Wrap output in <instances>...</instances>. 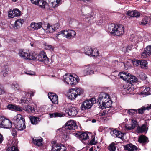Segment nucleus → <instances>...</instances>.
<instances>
[{
	"label": "nucleus",
	"mask_w": 151,
	"mask_h": 151,
	"mask_svg": "<svg viewBox=\"0 0 151 151\" xmlns=\"http://www.w3.org/2000/svg\"><path fill=\"white\" fill-rule=\"evenodd\" d=\"M96 102V99L94 98L84 101L81 104V110H84L91 108L93 104Z\"/></svg>",
	"instance_id": "423d86ee"
},
{
	"label": "nucleus",
	"mask_w": 151,
	"mask_h": 151,
	"mask_svg": "<svg viewBox=\"0 0 151 151\" xmlns=\"http://www.w3.org/2000/svg\"><path fill=\"white\" fill-rule=\"evenodd\" d=\"M148 18L147 17L144 18L142 20L140 24L143 25H145L147 24Z\"/></svg>",
	"instance_id": "49530a36"
},
{
	"label": "nucleus",
	"mask_w": 151,
	"mask_h": 151,
	"mask_svg": "<svg viewBox=\"0 0 151 151\" xmlns=\"http://www.w3.org/2000/svg\"><path fill=\"white\" fill-rule=\"evenodd\" d=\"M85 53L88 55L97 56L98 55V51L96 49H93L91 47L86 46L84 47Z\"/></svg>",
	"instance_id": "1a4fd4ad"
},
{
	"label": "nucleus",
	"mask_w": 151,
	"mask_h": 151,
	"mask_svg": "<svg viewBox=\"0 0 151 151\" xmlns=\"http://www.w3.org/2000/svg\"><path fill=\"white\" fill-rule=\"evenodd\" d=\"M94 73V71L92 69L91 66L90 65H86L84 66L83 70L81 72V76H84L86 75H90Z\"/></svg>",
	"instance_id": "9b49d317"
},
{
	"label": "nucleus",
	"mask_w": 151,
	"mask_h": 151,
	"mask_svg": "<svg viewBox=\"0 0 151 151\" xmlns=\"http://www.w3.org/2000/svg\"><path fill=\"white\" fill-rule=\"evenodd\" d=\"M27 55V59L26 60H35L37 57V55L35 53H30L28 52Z\"/></svg>",
	"instance_id": "f704fd0d"
},
{
	"label": "nucleus",
	"mask_w": 151,
	"mask_h": 151,
	"mask_svg": "<svg viewBox=\"0 0 151 151\" xmlns=\"http://www.w3.org/2000/svg\"><path fill=\"white\" fill-rule=\"evenodd\" d=\"M69 93L70 94L69 95L68 98L71 100L75 99L78 96L74 88L70 89Z\"/></svg>",
	"instance_id": "b1692460"
},
{
	"label": "nucleus",
	"mask_w": 151,
	"mask_h": 151,
	"mask_svg": "<svg viewBox=\"0 0 151 151\" xmlns=\"http://www.w3.org/2000/svg\"><path fill=\"white\" fill-rule=\"evenodd\" d=\"M16 132L14 129L12 130V134L13 136H15V135L16 134Z\"/></svg>",
	"instance_id": "69168bd1"
},
{
	"label": "nucleus",
	"mask_w": 151,
	"mask_h": 151,
	"mask_svg": "<svg viewBox=\"0 0 151 151\" xmlns=\"http://www.w3.org/2000/svg\"><path fill=\"white\" fill-rule=\"evenodd\" d=\"M21 12L18 9H15L13 10L10 11L8 12V17L10 18H13L14 17H16L20 16Z\"/></svg>",
	"instance_id": "ddd939ff"
},
{
	"label": "nucleus",
	"mask_w": 151,
	"mask_h": 151,
	"mask_svg": "<svg viewBox=\"0 0 151 151\" xmlns=\"http://www.w3.org/2000/svg\"><path fill=\"white\" fill-rule=\"evenodd\" d=\"M137 124V121L134 120H132L130 124H127L125 126L126 131L132 130L134 129Z\"/></svg>",
	"instance_id": "f3484780"
},
{
	"label": "nucleus",
	"mask_w": 151,
	"mask_h": 151,
	"mask_svg": "<svg viewBox=\"0 0 151 151\" xmlns=\"http://www.w3.org/2000/svg\"><path fill=\"white\" fill-rule=\"evenodd\" d=\"M124 149L128 151H136L137 149V147L132 144H129L124 146Z\"/></svg>",
	"instance_id": "412c9836"
},
{
	"label": "nucleus",
	"mask_w": 151,
	"mask_h": 151,
	"mask_svg": "<svg viewBox=\"0 0 151 151\" xmlns=\"http://www.w3.org/2000/svg\"><path fill=\"white\" fill-rule=\"evenodd\" d=\"M80 139L82 140H86L89 139V136L88 134L86 133H83L80 136Z\"/></svg>",
	"instance_id": "e433bc0d"
},
{
	"label": "nucleus",
	"mask_w": 151,
	"mask_h": 151,
	"mask_svg": "<svg viewBox=\"0 0 151 151\" xmlns=\"http://www.w3.org/2000/svg\"><path fill=\"white\" fill-rule=\"evenodd\" d=\"M24 109L28 113L33 112L34 111V108L29 105L25 107Z\"/></svg>",
	"instance_id": "4c0bfd02"
},
{
	"label": "nucleus",
	"mask_w": 151,
	"mask_h": 151,
	"mask_svg": "<svg viewBox=\"0 0 151 151\" xmlns=\"http://www.w3.org/2000/svg\"><path fill=\"white\" fill-rule=\"evenodd\" d=\"M42 22L35 23L33 22L31 23L30 26L28 27V28L31 30H37L42 27Z\"/></svg>",
	"instance_id": "4468645a"
},
{
	"label": "nucleus",
	"mask_w": 151,
	"mask_h": 151,
	"mask_svg": "<svg viewBox=\"0 0 151 151\" xmlns=\"http://www.w3.org/2000/svg\"><path fill=\"white\" fill-rule=\"evenodd\" d=\"M89 151H93V148L91 147L89 149Z\"/></svg>",
	"instance_id": "338daca9"
},
{
	"label": "nucleus",
	"mask_w": 151,
	"mask_h": 151,
	"mask_svg": "<svg viewBox=\"0 0 151 151\" xmlns=\"http://www.w3.org/2000/svg\"><path fill=\"white\" fill-rule=\"evenodd\" d=\"M37 57L39 61L43 62L45 64H48L49 59L44 51H41L38 55Z\"/></svg>",
	"instance_id": "9d476101"
},
{
	"label": "nucleus",
	"mask_w": 151,
	"mask_h": 151,
	"mask_svg": "<svg viewBox=\"0 0 151 151\" xmlns=\"http://www.w3.org/2000/svg\"><path fill=\"white\" fill-rule=\"evenodd\" d=\"M147 65V61L143 60H140L139 65L142 68L146 69Z\"/></svg>",
	"instance_id": "473e14b6"
},
{
	"label": "nucleus",
	"mask_w": 151,
	"mask_h": 151,
	"mask_svg": "<svg viewBox=\"0 0 151 151\" xmlns=\"http://www.w3.org/2000/svg\"><path fill=\"white\" fill-rule=\"evenodd\" d=\"M123 87L124 89L125 90V91H126L129 90V87H128L127 85H124Z\"/></svg>",
	"instance_id": "052dcab7"
},
{
	"label": "nucleus",
	"mask_w": 151,
	"mask_h": 151,
	"mask_svg": "<svg viewBox=\"0 0 151 151\" xmlns=\"http://www.w3.org/2000/svg\"><path fill=\"white\" fill-rule=\"evenodd\" d=\"M116 144L114 142H112L109 144L107 147L108 150L109 151H116Z\"/></svg>",
	"instance_id": "72a5a7b5"
},
{
	"label": "nucleus",
	"mask_w": 151,
	"mask_h": 151,
	"mask_svg": "<svg viewBox=\"0 0 151 151\" xmlns=\"http://www.w3.org/2000/svg\"><path fill=\"white\" fill-rule=\"evenodd\" d=\"M127 78V81L131 83L136 81L137 80V78L136 76L130 74H128Z\"/></svg>",
	"instance_id": "cd10ccee"
},
{
	"label": "nucleus",
	"mask_w": 151,
	"mask_h": 151,
	"mask_svg": "<svg viewBox=\"0 0 151 151\" xmlns=\"http://www.w3.org/2000/svg\"><path fill=\"white\" fill-rule=\"evenodd\" d=\"M6 151H19L17 147L14 145L8 148Z\"/></svg>",
	"instance_id": "c03bdc74"
},
{
	"label": "nucleus",
	"mask_w": 151,
	"mask_h": 151,
	"mask_svg": "<svg viewBox=\"0 0 151 151\" xmlns=\"http://www.w3.org/2000/svg\"><path fill=\"white\" fill-rule=\"evenodd\" d=\"M132 45H129L128 46L127 48V51H128V50H132Z\"/></svg>",
	"instance_id": "680f3d73"
},
{
	"label": "nucleus",
	"mask_w": 151,
	"mask_h": 151,
	"mask_svg": "<svg viewBox=\"0 0 151 151\" xmlns=\"http://www.w3.org/2000/svg\"><path fill=\"white\" fill-rule=\"evenodd\" d=\"M110 134L112 136L115 137L122 138L123 136V134L120 131H118L116 130L112 131L110 132Z\"/></svg>",
	"instance_id": "aec40b11"
},
{
	"label": "nucleus",
	"mask_w": 151,
	"mask_h": 151,
	"mask_svg": "<svg viewBox=\"0 0 151 151\" xmlns=\"http://www.w3.org/2000/svg\"><path fill=\"white\" fill-rule=\"evenodd\" d=\"M12 126V123L10 120L3 116H0V127L10 129Z\"/></svg>",
	"instance_id": "0eeeda50"
},
{
	"label": "nucleus",
	"mask_w": 151,
	"mask_h": 151,
	"mask_svg": "<svg viewBox=\"0 0 151 151\" xmlns=\"http://www.w3.org/2000/svg\"><path fill=\"white\" fill-rule=\"evenodd\" d=\"M8 67L7 65H4L2 67L1 73L4 77L6 76L8 73Z\"/></svg>",
	"instance_id": "7c9ffc66"
},
{
	"label": "nucleus",
	"mask_w": 151,
	"mask_h": 151,
	"mask_svg": "<svg viewBox=\"0 0 151 151\" xmlns=\"http://www.w3.org/2000/svg\"><path fill=\"white\" fill-rule=\"evenodd\" d=\"M49 115L50 118L57 117H63L65 116V114L62 112H56L54 113H50Z\"/></svg>",
	"instance_id": "c756f323"
},
{
	"label": "nucleus",
	"mask_w": 151,
	"mask_h": 151,
	"mask_svg": "<svg viewBox=\"0 0 151 151\" xmlns=\"http://www.w3.org/2000/svg\"><path fill=\"white\" fill-rule=\"evenodd\" d=\"M139 77L140 79L142 80H145L146 79L147 77L145 73H141L139 75Z\"/></svg>",
	"instance_id": "3c124183"
},
{
	"label": "nucleus",
	"mask_w": 151,
	"mask_h": 151,
	"mask_svg": "<svg viewBox=\"0 0 151 151\" xmlns=\"http://www.w3.org/2000/svg\"><path fill=\"white\" fill-rule=\"evenodd\" d=\"M127 73L121 72L119 73V76L121 79L123 80H127Z\"/></svg>",
	"instance_id": "ea45409f"
},
{
	"label": "nucleus",
	"mask_w": 151,
	"mask_h": 151,
	"mask_svg": "<svg viewBox=\"0 0 151 151\" xmlns=\"http://www.w3.org/2000/svg\"><path fill=\"white\" fill-rule=\"evenodd\" d=\"M25 73L27 74L30 76L35 75V72L31 71H26L25 72Z\"/></svg>",
	"instance_id": "6e6d98bb"
},
{
	"label": "nucleus",
	"mask_w": 151,
	"mask_h": 151,
	"mask_svg": "<svg viewBox=\"0 0 151 151\" xmlns=\"http://www.w3.org/2000/svg\"><path fill=\"white\" fill-rule=\"evenodd\" d=\"M62 34L67 38L70 39L74 37L76 35V33L73 30H63L58 32L57 34L58 35Z\"/></svg>",
	"instance_id": "6e6552de"
},
{
	"label": "nucleus",
	"mask_w": 151,
	"mask_h": 151,
	"mask_svg": "<svg viewBox=\"0 0 151 151\" xmlns=\"http://www.w3.org/2000/svg\"><path fill=\"white\" fill-rule=\"evenodd\" d=\"M147 138L144 135L140 136L138 138V141L140 143H145L147 142Z\"/></svg>",
	"instance_id": "c9c22d12"
},
{
	"label": "nucleus",
	"mask_w": 151,
	"mask_h": 151,
	"mask_svg": "<svg viewBox=\"0 0 151 151\" xmlns=\"http://www.w3.org/2000/svg\"><path fill=\"white\" fill-rule=\"evenodd\" d=\"M20 93L23 96H24V95L25 96L26 95V96H27V95L29 96V95H30V96L31 97L34 96V92L31 91L28 92L27 93L26 92L24 91H22Z\"/></svg>",
	"instance_id": "79ce46f5"
},
{
	"label": "nucleus",
	"mask_w": 151,
	"mask_h": 151,
	"mask_svg": "<svg viewBox=\"0 0 151 151\" xmlns=\"http://www.w3.org/2000/svg\"><path fill=\"white\" fill-rule=\"evenodd\" d=\"M108 30L111 34L119 36L123 35L124 33V27L122 25L111 24L109 26Z\"/></svg>",
	"instance_id": "7ed1b4c3"
},
{
	"label": "nucleus",
	"mask_w": 151,
	"mask_h": 151,
	"mask_svg": "<svg viewBox=\"0 0 151 151\" xmlns=\"http://www.w3.org/2000/svg\"><path fill=\"white\" fill-rule=\"evenodd\" d=\"M134 17L136 18L139 17L140 16V13L137 10H134Z\"/></svg>",
	"instance_id": "4d7b16f0"
},
{
	"label": "nucleus",
	"mask_w": 151,
	"mask_h": 151,
	"mask_svg": "<svg viewBox=\"0 0 151 151\" xmlns=\"http://www.w3.org/2000/svg\"><path fill=\"white\" fill-rule=\"evenodd\" d=\"M151 55V45L147 46L143 52L141 54V57L145 58Z\"/></svg>",
	"instance_id": "2eb2a0df"
},
{
	"label": "nucleus",
	"mask_w": 151,
	"mask_h": 151,
	"mask_svg": "<svg viewBox=\"0 0 151 151\" xmlns=\"http://www.w3.org/2000/svg\"><path fill=\"white\" fill-rule=\"evenodd\" d=\"M25 120L22 115L18 114L14 123L16 128L19 130H22L26 128Z\"/></svg>",
	"instance_id": "39448f33"
},
{
	"label": "nucleus",
	"mask_w": 151,
	"mask_h": 151,
	"mask_svg": "<svg viewBox=\"0 0 151 151\" xmlns=\"http://www.w3.org/2000/svg\"><path fill=\"white\" fill-rule=\"evenodd\" d=\"M45 48L47 50H53V48L52 46L51 45H46L45 46Z\"/></svg>",
	"instance_id": "13d9d810"
},
{
	"label": "nucleus",
	"mask_w": 151,
	"mask_h": 151,
	"mask_svg": "<svg viewBox=\"0 0 151 151\" xmlns=\"http://www.w3.org/2000/svg\"><path fill=\"white\" fill-rule=\"evenodd\" d=\"M65 112L68 115L73 116L76 115L78 111L76 108H72L66 109L65 110Z\"/></svg>",
	"instance_id": "a211bd4d"
},
{
	"label": "nucleus",
	"mask_w": 151,
	"mask_h": 151,
	"mask_svg": "<svg viewBox=\"0 0 151 151\" xmlns=\"http://www.w3.org/2000/svg\"><path fill=\"white\" fill-rule=\"evenodd\" d=\"M5 92V91L4 90L1 89L0 87V95H2Z\"/></svg>",
	"instance_id": "e2e57ef3"
},
{
	"label": "nucleus",
	"mask_w": 151,
	"mask_h": 151,
	"mask_svg": "<svg viewBox=\"0 0 151 151\" xmlns=\"http://www.w3.org/2000/svg\"><path fill=\"white\" fill-rule=\"evenodd\" d=\"M12 87L15 90H17L19 89V87L18 84L17 82H14L12 83Z\"/></svg>",
	"instance_id": "a18cd8bd"
},
{
	"label": "nucleus",
	"mask_w": 151,
	"mask_h": 151,
	"mask_svg": "<svg viewBox=\"0 0 151 151\" xmlns=\"http://www.w3.org/2000/svg\"><path fill=\"white\" fill-rule=\"evenodd\" d=\"M150 88L149 87H147L142 92V93L145 95H148L150 94L149 91H150Z\"/></svg>",
	"instance_id": "de8ad7c7"
},
{
	"label": "nucleus",
	"mask_w": 151,
	"mask_h": 151,
	"mask_svg": "<svg viewBox=\"0 0 151 151\" xmlns=\"http://www.w3.org/2000/svg\"><path fill=\"white\" fill-rule=\"evenodd\" d=\"M31 98H29L28 100H27L26 97H22L19 101V103L22 104H28L29 101H30Z\"/></svg>",
	"instance_id": "a19ab883"
},
{
	"label": "nucleus",
	"mask_w": 151,
	"mask_h": 151,
	"mask_svg": "<svg viewBox=\"0 0 151 151\" xmlns=\"http://www.w3.org/2000/svg\"><path fill=\"white\" fill-rule=\"evenodd\" d=\"M151 109V104L147 107L142 106L141 108L138 109V113L139 114H142L143 113L145 110H149Z\"/></svg>",
	"instance_id": "2f4dec72"
},
{
	"label": "nucleus",
	"mask_w": 151,
	"mask_h": 151,
	"mask_svg": "<svg viewBox=\"0 0 151 151\" xmlns=\"http://www.w3.org/2000/svg\"><path fill=\"white\" fill-rule=\"evenodd\" d=\"M24 22V20L22 19H17L15 22L14 28L16 29L20 28L22 27Z\"/></svg>",
	"instance_id": "5701e85b"
},
{
	"label": "nucleus",
	"mask_w": 151,
	"mask_h": 151,
	"mask_svg": "<svg viewBox=\"0 0 151 151\" xmlns=\"http://www.w3.org/2000/svg\"><path fill=\"white\" fill-rule=\"evenodd\" d=\"M77 128L76 123L74 121L70 120L66 123L65 126V128L69 130H75Z\"/></svg>",
	"instance_id": "f8f14e48"
},
{
	"label": "nucleus",
	"mask_w": 151,
	"mask_h": 151,
	"mask_svg": "<svg viewBox=\"0 0 151 151\" xmlns=\"http://www.w3.org/2000/svg\"><path fill=\"white\" fill-rule=\"evenodd\" d=\"M74 89L77 96L82 94L84 92L83 89L81 88H75Z\"/></svg>",
	"instance_id": "37998d69"
},
{
	"label": "nucleus",
	"mask_w": 151,
	"mask_h": 151,
	"mask_svg": "<svg viewBox=\"0 0 151 151\" xmlns=\"http://www.w3.org/2000/svg\"><path fill=\"white\" fill-rule=\"evenodd\" d=\"M33 142L35 145L40 146L42 144V139H38L37 138H34L32 139Z\"/></svg>",
	"instance_id": "c85d7f7f"
},
{
	"label": "nucleus",
	"mask_w": 151,
	"mask_h": 151,
	"mask_svg": "<svg viewBox=\"0 0 151 151\" xmlns=\"http://www.w3.org/2000/svg\"><path fill=\"white\" fill-rule=\"evenodd\" d=\"M31 123L33 125H36L40 121V119L38 117L32 116L29 117Z\"/></svg>",
	"instance_id": "bb28decb"
},
{
	"label": "nucleus",
	"mask_w": 151,
	"mask_h": 151,
	"mask_svg": "<svg viewBox=\"0 0 151 151\" xmlns=\"http://www.w3.org/2000/svg\"><path fill=\"white\" fill-rule=\"evenodd\" d=\"M59 151H66V147L63 145H59Z\"/></svg>",
	"instance_id": "8fccbe9b"
},
{
	"label": "nucleus",
	"mask_w": 151,
	"mask_h": 151,
	"mask_svg": "<svg viewBox=\"0 0 151 151\" xmlns=\"http://www.w3.org/2000/svg\"><path fill=\"white\" fill-rule=\"evenodd\" d=\"M59 145L58 144H55L52 147V151H59Z\"/></svg>",
	"instance_id": "09e8293b"
},
{
	"label": "nucleus",
	"mask_w": 151,
	"mask_h": 151,
	"mask_svg": "<svg viewBox=\"0 0 151 151\" xmlns=\"http://www.w3.org/2000/svg\"><path fill=\"white\" fill-rule=\"evenodd\" d=\"M3 140V137L2 135L0 134V144L1 143Z\"/></svg>",
	"instance_id": "0e129e2a"
},
{
	"label": "nucleus",
	"mask_w": 151,
	"mask_h": 151,
	"mask_svg": "<svg viewBox=\"0 0 151 151\" xmlns=\"http://www.w3.org/2000/svg\"><path fill=\"white\" fill-rule=\"evenodd\" d=\"M134 13H135V12H134V10H129L127 11V14L128 16H129L130 17H134L133 14Z\"/></svg>",
	"instance_id": "603ef678"
},
{
	"label": "nucleus",
	"mask_w": 151,
	"mask_h": 151,
	"mask_svg": "<svg viewBox=\"0 0 151 151\" xmlns=\"http://www.w3.org/2000/svg\"><path fill=\"white\" fill-rule=\"evenodd\" d=\"M58 28H56L55 26H50L49 24H47L46 28L43 29L46 30L47 32L51 33H53Z\"/></svg>",
	"instance_id": "4be33fe9"
},
{
	"label": "nucleus",
	"mask_w": 151,
	"mask_h": 151,
	"mask_svg": "<svg viewBox=\"0 0 151 151\" xmlns=\"http://www.w3.org/2000/svg\"><path fill=\"white\" fill-rule=\"evenodd\" d=\"M140 60H135L133 61V63L134 66H137L139 65Z\"/></svg>",
	"instance_id": "5fc2aeb1"
},
{
	"label": "nucleus",
	"mask_w": 151,
	"mask_h": 151,
	"mask_svg": "<svg viewBox=\"0 0 151 151\" xmlns=\"http://www.w3.org/2000/svg\"><path fill=\"white\" fill-rule=\"evenodd\" d=\"M76 76L73 77L72 75L66 74L63 76V81L67 84L76 85L79 82V79L77 76Z\"/></svg>",
	"instance_id": "20e7f679"
},
{
	"label": "nucleus",
	"mask_w": 151,
	"mask_h": 151,
	"mask_svg": "<svg viewBox=\"0 0 151 151\" xmlns=\"http://www.w3.org/2000/svg\"><path fill=\"white\" fill-rule=\"evenodd\" d=\"M7 108L8 109L12 110H14L20 111H22L21 107L19 106L14 105L12 104H9L7 106Z\"/></svg>",
	"instance_id": "a878e982"
},
{
	"label": "nucleus",
	"mask_w": 151,
	"mask_h": 151,
	"mask_svg": "<svg viewBox=\"0 0 151 151\" xmlns=\"http://www.w3.org/2000/svg\"><path fill=\"white\" fill-rule=\"evenodd\" d=\"M28 52L27 50L21 49L19 50L18 54L21 58L26 60L27 59Z\"/></svg>",
	"instance_id": "6ab92c4d"
},
{
	"label": "nucleus",
	"mask_w": 151,
	"mask_h": 151,
	"mask_svg": "<svg viewBox=\"0 0 151 151\" xmlns=\"http://www.w3.org/2000/svg\"><path fill=\"white\" fill-rule=\"evenodd\" d=\"M92 122L93 123H95L96 122V120L94 119H93L92 120Z\"/></svg>",
	"instance_id": "774afa93"
},
{
	"label": "nucleus",
	"mask_w": 151,
	"mask_h": 151,
	"mask_svg": "<svg viewBox=\"0 0 151 151\" xmlns=\"http://www.w3.org/2000/svg\"><path fill=\"white\" fill-rule=\"evenodd\" d=\"M97 103H98L100 108L102 109L111 107L112 104V101L109 96L104 93H101L99 95L97 99Z\"/></svg>",
	"instance_id": "f03ea898"
},
{
	"label": "nucleus",
	"mask_w": 151,
	"mask_h": 151,
	"mask_svg": "<svg viewBox=\"0 0 151 151\" xmlns=\"http://www.w3.org/2000/svg\"><path fill=\"white\" fill-rule=\"evenodd\" d=\"M33 4L42 8H46L48 6L54 8L60 4L61 0H30Z\"/></svg>",
	"instance_id": "f257e3e1"
},
{
	"label": "nucleus",
	"mask_w": 151,
	"mask_h": 151,
	"mask_svg": "<svg viewBox=\"0 0 151 151\" xmlns=\"http://www.w3.org/2000/svg\"><path fill=\"white\" fill-rule=\"evenodd\" d=\"M48 96L52 102L55 104H58V97L56 94L53 93H49Z\"/></svg>",
	"instance_id": "dca6fc26"
},
{
	"label": "nucleus",
	"mask_w": 151,
	"mask_h": 151,
	"mask_svg": "<svg viewBox=\"0 0 151 151\" xmlns=\"http://www.w3.org/2000/svg\"><path fill=\"white\" fill-rule=\"evenodd\" d=\"M125 111H127V114L129 115H132L137 113V110L135 109H126Z\"/></svg>",
	"instance_id": "58836bf2"
},
{
	"label": "nucleus",
	"mask_w": 151,
	"mask_h": 151,
	"mask_svg": "<svg viewBox=\"0 0 151 151\" xmlns=\"http://www.w3.org/2000/svg\"><path fill=\"white\" fill-rule=\"evenodd\" d=\"M96 143V141L95 140V137H94L89 143V145H95Z\"/></svg>",
	"instance_id": "bf43d9fd"
},
{
	"label": "nucleus",
	"mask_w": 151,
	"mask_h": 151,
	"mask_svg": "<svg viewBox=\"0 0 151 151\" xmlns=\"http://www.w3.org/2000/svg\"><path fill=\"white\" fill-rule=\"evenodd\" d=\"M148 127L147 126L146 124L145 123L141 126H139L137 128L138 133H142L147 131Z\"/></svg>",
	"instance_id": "393cba45"
},
{
	"label": "nucleus",
	"mask_w": 151,
	"mask_h": 151,
	"mask_svg": "<svg viewBox=\"0 0 151 151\" xmlns=\"http://www.w3.org/2000/svg\"><path fill=\"white\" fill-rule=\"evenodd\" d=\"M65 132V130L62 129H58L57 131V132L58 134V135L60 136H62V134L64 133Z\"/></svg>",
	"instance_id": "864d4df0"
}]
</instances>
